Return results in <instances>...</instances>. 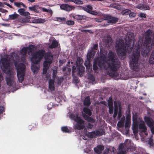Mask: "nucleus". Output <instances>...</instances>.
<instances>
[{
    "label": "nucleus",
    "instance_id": "1",
    "mask_svg": "<svg viewBox=\"0 0 154 154\" xmlns=\"http://www.w3.org/2000/svg\"><path fill=\"white\" fill-rule=\"evenodd\" d=\"M152 33L151 30H147L143 44V40H139L137 42L134 48V50L130 56L129 63L130 68L133 70L138 71L140 69V63L139 61L140 56V48L142 49L141 54L143 56L147 55L151 50V47L148 45L151 44L152 38L150 35Z\"/></svg>",
    "mask_w": 154,
    "mask_h": 154
},
{
    "label": "nucleus",
    "instance_id": "2",
    "mask_svg": "<svg viewBox=\"0 0 154 154\" xmlns=\"http://www.w3.org/2000/svg\"><path fill=\"white\" fill-rule=\"evenodd\" d=\"M44 57L45 61L43 63V67L49 68L50 65L52 63L53 58V56L50 51L46 52L43 49L36 51L33 54L31 60L34 64H37L40 63Z\"/></svg>",
    "mask_w": 154,
    "mask_h": 154
},
{
    "label": "nucleus",
    "instance_id": "3",
    "mask_svg": "<svg viewBox=\"0 0 154 154\" xmlns=\"http://www.w3.org/2000/svg\"><path fill=\"white\" fill-rule=\"evenodd\" d=\"M108 57L109 62L106 69L107 74L111 76L117 77L119 75L117 72L120 66L119 60L113 51H109Z\"/></svg>",
    "mask_w": 154,
    "mask_h": 154
},
{
    "label": "nucleus",
    "instance_id": "4",
    "mask_svg": "<svg viewBox=\"0 0 154 154\" xmlns=\"http://www.w3.org/2000/svg\"><path fill=\"white\" fill-rule=\"evenodd\" d=\"M125 46L124 43L119 42L116 45V50L118 55L121 57L125 56L126 52L130 54L134 47V42L132 38L128 37L125 40Z\"/></svg>",
    "mask_w": 154,
    "mask_h": 154
},
{
    "label": "nucleus",
    "instance_id": "5",
    "mask_svg": "<svg viewBox=\"0 0 154 154\" xmlns=\"http://www.w3.org/2000/svg\"><path fill=\"white\" fill-rule=\"evenodd\" d=\"M14 64L16 67L17 75L20 83H22L24 80L26 71V66L23 63H20L18 65L16 61L14 62Z\"/></svg>",
    "mask_w": 154,
    "mask_h": 154
},
{
    "label": "nucleus",
    "instance_id": "6",
    "mask_svg": "<svg viewBox=\"0 0 154 154\" xmlns=\"http://www.w3.org/2000/svg\"><path fill=\"white\" fill-rule=\"evenodd\" d=\"M106 62V57L104 55H101L99 57L95 58L94 60L93 69L96 71L99 68L102 69L104 67Z\"/></svg>",
    "mask_w": 154,
    "mask_h": 154
},
{
    "label": "nucleus",
    "instance_id": "7",
    "mask_svg": "<svg viewBox=\"0 0 154 154\" xmlns=\"http://www.w3.org/2000/svg\"><path fill=\"white\" fill-rule=\"evenodd\" d=\"M71 119L77 122L75 125V128L79 130L83 129L85 128L84 121L80 117H79L78 115L77 114L76 115L72 114L70 116Z\"/></svg>",
    "mask_w": 154,
    "mask_h": 154
},
{
    "label": "nucleus",
    "instance_id": "8",
    "mask_svg": "<svg viewBox=\"0 0 154 154\" xmlns=\"http://www.w3.org/2000/svg\"><path fill=\"white\" fill-rule=\"evenodd\" d=\"M83 62L82 58L80 57H78L76 61V65L77 69L78 70V75L81 77L84 72L85 67L82 65Z\"/></svg>",
    "mask_w": 154,
    "mask_h": 154
},
{
    "label": "nucleus",
    "instance_id": "9",
    "mask_svg": "<svg viewBox=\"0 0 154 154\" xmlns=\"http://www.w3.org/2000/svg\"><path fill=\"white\" fill-rule=\"evenodd\" d=\"M0 63L1 68L4 72L7 69H10V61L9 59L5 57L2 58L0 61Z\"/></svg>",
    "mask_w": 154,
    "mask_h": 154
},
{
    "label": "nucleus",
    "instance_id": "10",
    "mask_svg": "<svg viewBox=\"0 0 154 154\" xmlns=\"http://www.w3.org/2000/svg\"><path fill=\"white\" fill-rule=\"evenodd\" d=\"M104 20H107V22L109 23L114 24L118 21V19L116 17L111 16L109 14L104 15L103 16Z\"/></svg>",
    "mask_w": 154,
    "mask_h": 154
},
{
    "label": "nucleus",
    "instance_id": "11",
    "mask_svg": "<svg viewBox=\"0 0 154 154\" xmlns=\"http://www.w3.org/2000/svg\"><path fill=\"white\" fill-rule=\"evenodd\" d=\"M103 135L102 132L98 130H96L91 132L88 133L87 135L89 138H94L97 136H100Z\"/></svg>",
    "mask_w": 154,
    "mask_h": 154
},
{
    "label": "nucleus",
    "instance_id": "12",
    "mask_svg": "<svg viewBox=\"0 0 154 154\" xmlns=\"http://www.w3.org/2000/svg\"><path fill=\"white\" fill-rule=\"evenodd\" d=\"M144 120L146 124L150 128L154 125V121L149 117L145 116L144 118Z\"/></svg>",
    "mask_w": 154,
    "mask_h": 154
},
{
    "label": "nucleus",
    "instance_id": "13",
    "mask_svg": "<svg viewBox=\"0 0 154 154\" xmlns=\"http://www.w3.org/2000/svg\"><path fill=\"white\" fill-rule=\"evenodd\" d=\"M114 112L113 117L114 118H115L116 117L118 114V106H119V108H120V106L121 103L119 102H117L116 101H114Z\"/></svg>",
    "mask_w": 154,
    "mask_h": 154
},
{
    "label": "nucleus",
    "instance_id": "14",
    "mask_svg": "<svg viewBox=\"0 0 154 154\" xmlns=\"http://www.w3.org/2000/svg\"><path fill=\"white\" fill-rule=\"evenodd\" d=\"M104 149V147L103 146L99 145L97 146L96 147L94 148V150L95 152L100 154L102 153V151Z\"/></svg>",
    "mask_w": 154,
    "mask_h": 154
},
{
    "label": "nucleus",
    "instance_id": "15",
    "mask_svg": "<svg viewBox=\"0 0 154 154\" xmlns=\"http://www.w3.org/2000/svg\"><path fill=\"white\" fill-rule=\"evenodd\" d=\"M95 53L96 52L91 48L87 55L88 60H90L91 58L94 55Z\"/></svg>",
    "mask_w": 154,
    "mask_h": 154
},
{
    "label": "nucleus",
    "instance_id": "16",
    "mask_svg": "<svg viewBox=\"0 0 154 154\" xmlns=\"http://www.w3.org/2000/svg\"><path fill=\"white\" fill-rule=\"evenodd\" d=\"M60 8L61 9L67 11H70L72 9L71 6L66 4H64L61 5L60 6Z\"/></svg>",
    "mask_w": 154,
    "mask_h": 154
},
{
    "label": "nucleus",
    "instance_id": "17",
    "mask_svg": "<svg viewBox=\"0 0 154 154\" xmlns=\"http://www.w3.org/2000/svg\"><path fill=\"white\" fill-rule=\"evenodd\" d=\"M54 83V80L52 79H49L48 82V88L51 91H53L55 90Z\"/></svg>",
    "mask_w": 154,
    "mask_h": 154
},
{
    "label": "nucleus",
    "instance_id": "18",
    "mask_svg": "<svg viewBox=\"0 0 154 154\" xmlns=\"http://www.w3.org/2000/svg\"><path fill=\"white\" fill-rule=\"evenodd\" d=\"M20 14L21 16H28L30 15V14L27 11H25V10L24 8H20L17 11Z\"/></svg>",
    "mask_w": 154,
    "mask_h": 154
},
{
    "label": "nucleus",
    "instance_id": "19",
    "mask_svg": "<svg viewBox=\"0 0 154 154\" xmlns=\"http://www.w3.org/2000/svg\"><path fill=\"white\" fill-rule=\"evenodd\" d=\"M137 8L142 10H149L150 8L148 5L143 4L138 5L137 6Z\"/></svg>",
    "mask_w": 154,
    "mask_h": 154
},
{
    "label": "nucleus",
    "instance_id": "20",
    "mask_svg": "<svg viewBox=\"0 0 154 154\" xmlns=\"http://www.w3.org/2000/svg\"><path fill=\"white\" fill-rule=\"evenodd\" d=\"M84 105L86 106H89L91 104L90 96H87L83 102Z\"/></svg>",
    "mask_w": 154,
    "mask_h": 154
},
{
    "label": "nucleus",
    "instance_id": "21",
    "mask_svg": "<svg viewBox=\"0 0 154 154\" xmlns=\"http://www.w3.org/2000/svg\"><path fill=\"white\" fill-rule=\"evenodd\" d=\"M82 116L88 122L93 123L95 121V120L93 118L90 117V116H88L85 114H83Z\"/></svg>",
    "mask_w": 154,
    "mask_h": 154
},
{
    "label": "nucleus",
    "instance_id": "22",
    "mask_svg": "<svg viewBox=\"0 0 154 154\" xmlns=\"http://www.w3.org/2000/svg\"><path fill=\"white\" fill-rule=\"evenodd\" d=\"M139 129L141 130L142 132L144 133L146 132L147 128L144 122H143L139 124Z\"/></svg>",
    "mask_w": 154,
    "mask_h": 154
},
{
    "label": "nucleus",
    "instance_id": "23",
    "mask_svg": "<svg viewBox=\"0 0 154 154\" xmlns=\"http://www.w3.org/2000/svg\"><path fill=\"white\" fill-rule=\"evenodd\" d=\"M135 119L136 122H134L132 126V129L134 133H135V132L136 133L137 132L138 130V125L137 124L136 119V118Z\"/></svg>",
    "mask_w": 154,
    "mask_h": 154
},
{
    "label": "nucleus",
    "instance_id": "24",
    "mask_svg": "<svg viewBox=\"0 0 154 154\" xmlns=\"http://www.w3.org/2000/svg\"><path fill=\"white\" fill-rule=\"evenodd\" d=\"M125 144L123 143H121L119 145L118 149L121 154H125V152L122 151L123 150L125 149Z\"/></svg>",
    "mask_w": 154,
    "mask_h": 154
},
{
    "label": "nucleus",
    "instance_id": "25",
    "mask_svg": "<svg viewBox=\"0 0 154 154\" xmlns=\"http://www.w3.org/2000/svg\"><path fill=\"white\" fill-rule=\"evenodd\" d=\"M19 15L17 14L16 12H14L13 14H11L9 15V18L11 20H14L17 18Z\"/></svg>",
    "mask_w": 154,
    "mask_h": 154
},
{
    "label": "nucleus",
    "instance_id": "26",
    "mask_svg": "<svg viewBox=\"0 0 154 154\" xmlns=\"http://www.w3.org/2000/svg\"><path fill=\"white\" fill-rule=\"evenodd\" d=\"M31 69L34 73H37L39 69V67L35 65H32L31 66Z\"/></svg>",
    "mask_w": 154,
    "mask_h": 154
},
{
    "label": "nucleus",
    "instance_id": "27",
    "mask_svg": "<svg viewBox=\"0 0 154 154\" xmlns=\"http://www.w3.org/2000/svg\"><path fill=\"white\" fill-rule=\"evenodd\" d=\"M58 46V43L56 40L53 41L51 44L49 46V48L52 49L57 48Z\"/></svg>",
    "mask_w": 154,
    "mask_h": 154
},
{
    "label": "nucleus",
    "instance_id": "28",
    "mask_svg": "<svg viewBox=\"0 0 154 154\" xmlns=\"http://www.w3.org/2000/svg\"><path fill=\"white\" fill-rule=\"evenodd\" d=\"M83 111L85 112L87 115L91 116L92 115V112L90 109H89L88 107H85L83 109Z\"/></svg>",
    "mask_w": 154,
    "mask_h": 154
},
{
    "label": "nucleus",
    "instance_id": "29",
    "mask_svg": "<svg viewBox=\"0 0 154 154\" xmlns=\"http://www.w3.org/2000/svg\"><path fill=\"white\" fill-rule=\"evenodd\" d=\"M45 21V20L44 19L38 18L35 19L33 20L34 23H43Z\"/></svg>",
    "mask_w": 154,
    "mask_h": 154
},
{
    "label": "nucleus",
    "instance_id": "30",
    "mask_svg": "<svg viewBox=\"0 0 154 154\" xmlns=\"http://www.w3.org/2000/svg\"><path fill=\"white\" fill-rule=\"evenodd\" d=\"M14 3V5L17 8H20L21 5L24 8H26V5L22 2H15Z\"/></svg>",
    "mask_w": 154,
    "mask_h": 154
},
{
    "label": "nucleus",
    "instance_id": "31",
    "mask_svg": "<svg viewBox=\"0 0 154 154\" xmlns=\"http://www.w3.org/2000/svg\"><path fill=\"white\" fill-rule=\"evenodd\" d=\"M149 62L150 64H154V51L151 54L149 60Z\"/></svg>",
    "mask_w": 154,
    "mask_h": 154
},
{
    "label": "nucleus",
    "instance_id": "32",
    "mask_svg": "<svg viewBox=\"0 0 154 154\" xmlns=\"http://www.w3.org/2000/svg\"><path fill=\"white\" fill-rule=\"evenodd\" d=\"M131 12V10L128 9H125L122 10L121 12V14L123 15H128Z\"/></svg>",
    "mask_w": 154,
    "mask_h": 154
},
{
    "label": "nucleus",
    "instance_id": "33",
    "mask_svg": "<svg viewBox=\"0 0 154 154\" xmlns=\"http://www.w3.org/2000/svg\"><path fill=\"white\" fill-rule=\"evenodd\" d=\"M6 80L8 85L11 86L12 85V80L10 77L6 78Z\"/></svg>",
    "mask_w": 154,
    "mask_h": 154
},
{
    "label": "nucleus",
    "instance_id": "34",
    "mask_svg": "<svg viewBox=\"0 0 154 154\" xmlns=\"http://www.w3.org/2000/svg\"><path fill=\"white\" fill-rule=\"evenodd\" d=\"M28 48L23 47L20 51V53L23 55H25L27 52Z\"/></svg>",
    "mask_w": 154,
    "mask_h": 154
},
{
    "label": "nucleus",
    "instance_id": "35",
    "mask_svg": "<svg viewBox=\"0 0 154 154\" xmlns=\"http://www.w3.org/2000/svg\"><path fill=\"white\" fill-rule=\"evenodd\" d=\"M131 115L130 111V110H128V113L126 114V121H131Z\"/></svg>",
    "mask_w": 154,
    "mask_h": 154
},
{
    "label": "nucleus",
    "instance_id": "36",
    "mask_svg": "<svg viewBox=\"0 0 154 154\" xmlns=\"http://www.w3.org/2000/svg\"><path fill=\"white\" fill-rule=\"evenodd\" d=\"M36 47L34 45H30L28 47V50L30 52H32L35 49Z\"/></svg>",
    "mask_w": 154,
    "mask_h": 154
},
{
    "label": "nucleus",
    "instance_id": "37",
    "mask_svg": "<svg viewBox=\"0 0 154 154\" xmlns=\"http://www.w3.org/2000/svg\"><path fill=\"white\" fill-rule=\"evenodd\" d=\"M84 16L79 15H75L73 16V17L77 20H82L83 19Z\"/></svg>",
    "mask_w": 154,
    "mask_h": 154
},
{
    "label": "nucleus",
    "instance_id": "38",
    "mask_svg": "<svg viewBox=\"0 0 154 154\" xmlns=\"http://www.w3.org/2000/svg\"><path fill=\"white\" fill-rule=\"evenodd\" d=\"M62 131L64 132L69 133L70 131L66 126H63L61 128Z\"/></svg>",
    "mask_w": 154,
    "mask_h": 154
},
{
    "label": "nucleus",
    "instance_id": "39",
    "mask_svg": "<svg viewBox=\"0 0 154 154\" xmlns=\"http://www.w3.org/2000/svg\"><path fill=\"white\" fill-rule=\"evenodd\" d=\"M108 103V106H113V100L111 97H110L107 100Z\"/></svg>",
    "mask_w": 154,
    "mask_h": 154
},
{
    "label": "nucleus",
    "instance_id": "40",
    "mask_svg": "<svg viewBox=\"0 0 154 154\" xmlns=\"http://www.w3.org/2000/svg\"><path fill=\"white\" fill-rule=\"evenodd\" d=\"M64 80V79L63 77H60V78H58L57 79V84L58 85H60L61 84V83L63 82Z\"/></svg>",
    "mask_w": 154,
    "mask_h": 154
},
{
    "label": "nucleus",
    "instance_id": "41",
    "mask_svg": "<svg viewBox=\"0 0 154 154\" xmlns=\"http://www.w3.org/2000/svg\"><path fill=\"white\" fill-rule=\"evenodd\" d=\"M29 9L31 11H34L36 12L38 11L35 8V6L34 5L32 7H29Z\"/></svg>",
    "mask_w": 154,
    "mask_h": 154
},
{
    "label": "nucleus",
    "instance_id": "42",
    "mask_svg": "<svg viewBox=\"0 0 154 154\" xmlns=\"http://www.w3.org/2000/svg\"><path fill=\"white\" fill-rule=\"evenodd\" d=\"M84 10L85 11H86L88 12L89 13L91 14H94V13L95 12L94 11H90V10H89L86 7H85L84 8Z\"/></svg>",
    "mask_w": 154,
    "mask_h": 154
},
{
    "label": "nucleus",
    "instance_id": "43",
    "mask_svg": "<svg viewBox=\"0 0 154 154\" xmlns=\"http://www.w3.org/2000/svg\"><path fill=\"white\" fill-rule=\"evenodd\" d=\"M66 24L69 26L73 25L74 24V22L72 20H67L66 21Z\"/></svg>",
    "mask_w": 154,
    "mask_h": 154
},
{
    "label": "nucleus",
    "instance_id": "44",
    "mask_svg": "<svg viewBox=\"0 0 154 154\" xmlns=\"http://www.w3.org/2000/svg\"><path fill=\"white\" fill-rule=\"evenodd\" d=\"M124 121L121 120L120 121H119L117 124V125L120 127H122L124 125Z\"/></svg>",
    "mask_w": 154,
    "mask_h": 154
},
{
    "label": "nucleus",
    "instance_id": "45",
    "mask_svg": "<svg viewBox=\"0 0 154 154\" xmlns=\"http://www.w3.org/2000/svg\"><path fill=\"white\" fill-rule=\"evenodd\" d=\"M57 20L58 21H59L60 22H63V21L64 22L66 20V18L65 17H62V18L57 17Z\"/></svg>",
    "mask_w": 154,
    "mask_h": 154
},
{
    "label": "nucleus",
    "instance_id": "46",
    "mask_svg": "<svg viewBox=\"0 0 154 154\" xmlns=\"http://www.w3.org/2000/svg\"><path fill=\"white\" fill-rule=\"evenodd\" d=\"M151 45H149V44H148V46H150L151 47V50L152 49V47L154 46V35H153L152 38V41L151 42Z\"/></svg>",
    "mask_w": 154,
    "mask_h": 154
},
{
    "label": "nucleus",
    "instance_id": "47",
    "mask_svg": "<svg viewBox=\"0 0 154 154\" xmlns=\"http://www.w3.org/2000/svg\"><path fill=\"white\" fill-rule=\"evenodd\" d=\"M131 121H126L125 126V128H128L130 126Z\"/></svg>",
    "mask_w": 154,
    "mask_h": 154
},
{
    "label": "nucleus",
    "instance_id": "48",
    "mask_svg": "<svg viewBox=\"0 0 154 154\" xmlns=\"http://www.w3.org/2000/svg\"><path fill=\"white\" fill-rule=\"evenodd\" d=\"M122 114L121 111V108H119V111L118 112V119L119 120L122 117Z\"/></svg>",
    "mask_w": 154,
    "mask_h": 154
},
{
    "label": "nucleus",
    "instance_id": "49",
    "mask_svg": "<svg viewBox=\"0 0 154 154\" xmlns=\"http://www.w3.org/2000/svg\"><path fill=\"white\" fill-rule=\"evenodd\" d=\"M109 109V113L110 114H112L113 112V106H108Z\"/></svg>",
    "mask_w": 154,
    "mask_h": 154
},
{
    "label": "nucleus",
    "instance_id": "50",
    "mask_svg": "<svg viewBox=\"0 0 154 154\" xmlns=\"http://www.w3.org/2000/svg\"><path fill=\"white\" fill-rule=\"evenodd\" d=\"M74 2L77 4L81 5L83 3V1L81 0H74Z\"/></svg>",
    "mask_w": 154,
    "mask_h": 154
},
{
    "label": "nucleus",
    "instance_id": "51",
    "mask_svg": "<svg viewBox=\"0 0 154 154\" xmlns=\"http://www.w3.org/2000/svg\"><path fill=\"white\" fill-rule=\"evenodd\" d=\"M76 66H73L72 67V74L73 75H74V73L76 71Z\"/></svg>",
    "mask_w": 154,
    "mask_h": 154
},
{
    "label": "nucleus",
    "instance_id": "52",
    "mask_svg": "<svg viewBox=\"0 0 154 154\" xmlns=\"http://www.w3.org/2000/svg\"><path fill=\"white\" fill-rule=\"evenodd\" d=\"M129 17L131 18H132L134 17H135L136 15V14L134 12H130V14H129Z\"/></svg>",
    "mask_w": 154,
    "mask_h": 154
},
{
    "label": "nucleus",
    "instance_id": "53",
    "mask_svg": "<svg viewBox=\"0 0 154 154\" xmlns=\"http://www.w3.org/2000/svg\"><path fill=\"white\" fill-rule=\"evenodd\" d=\"M49 119L48 116V115H45L44 116L42 117V120L43 122H45V120L46 119H47V120H48Z\"/></svg>",
    "mask_w": 154,
    "mask_h": 154
},
{
    "label": "nucleus",
    "instance_id": "54",
    "mask_svg": "<svg viewBox=\"0 0 154 154\" xmlns=\"http://www.w3.org/2000/svg\"><path fill=\"white\" fill-rule=\"evenodd\" d=\"M57 74V72L56 71L54 70L52 73V77L54 80L55 78L56 77V74Z\"/></svg>",
    "mask_w": 154,
    "mask_h": 154
},
{
    "label": "nucleus",
    "instance_id": "55",
    "mask_svg": "<svg viewBox=\"0 0 154 154\" xmlns=\"http://www.w3.org/2000/svg\"><path fill=\"white\" fill-rule=\"evenodd\" d=\"M93 50H97L98 49V45L97 44H94V45L93 47L92 48Z\"/></svg>",
    "mask_w": 154,
    "mask_h": 154
},
{
    "label": "nucleus",
    "instance_id": "56",
    "mask_svg": "<svg viewBox=\"0 0 154 154\" xmlns=\"http://www.w3.org/2000/svg\"><path fill=\"white\" fill-rule=\"evenodd\" d=\"M139 16L140 17H142V18H146V14H145L143 13H141L140 14Z\"/></svg>",
    "mask_w": 154,
    "mask_h": 154
},
{
    "label": "nucleus",
    "instance_id": "57",
    "mask_svg": "<svg viewBox=\"0 0 154 154\" xmlns=\"http://www.w3.org/2000/svg\"><path fill=\"white\" fill-rule=\"evenodd\" d=\"M4 108L3 106H0V114L3 113Z\"/></svg>",
    "mask_w": 154,
    "mask_h": 154
},
{
    "label": "nucleus",
    "instance_id": "58",
    "mask_svg": "<svg viewBox=\"0 0 154 154\" xmlns=\"http://www.w3.org/2000/svg\"><path fill=\"white\" fill-rule=\"evenodd\" d=\"M49 68H46V67H43V73L44 74H46L47 73V71L48 69Z\"/></svg>",
    "mask_w": 154,
    "mask_h": 154
},
{
    "label": "nucleus",
    "instance_id": "59",
    "mask_svg": "<svg viewBox=\"0 0 154 154\" xmlns=\"http://www.w3.org/2000/svg\"><path fill=\"white\" fill-rule=\"evenodd\" d=\"M86 7L89 10H90V11H92V10L93 9L92 6L90 5H87Z\"/></svg>",
    "mask_w": 154,
    "mask_h": 154
},
{
    "label": "nucleus",
    "instance_id": "60",
    "mask_svg": "<svg viewBox=\"0 0 154 154\" xmlns=\"http://www.w3.org/2000/svg\"><path fill=\"white\" fill-rule=\"evenodd\" d=\"M3 4H4L7 5V6H8L10 8H13V7L12 5H11L7 3L6 2H4Z\"/></svg>",
    "mask_w": 154,
    "mask_h": 154
},
{
    "label": "nucleus",
    "instance_id": "61",
    "mask_svg": "<svg viewBox=\"0 0 154 154\" xmlns=\"http://www.w3.org/2000/svg\"><path fill=\"white\" fill-rule=\"evenodd\" d=\"M93 125L89 123L88 124V128H89L91 129L93 127Z\"/></svg>",
    "mask_w": 154,
    "mask_h": 154
},
{
    "label": "nucleus",
    "instance_id": "62",
    "mask_svg": "<svg viewBox=\"0 0 154 154\" xmlns=\"http://www.w3.org/2000/svg\"><path fill=\"white\" fill-rule=\"evenodd\" d=\"M150 128L152 133L154 134V126H153Z\"/></svg>",
    "mask_w": 154,
    "mask_h": 154
},
{
    "label": "nucleus",
    "instance_id": "63",
    "mask_svg": "<svg viewBox=\"0 0 154 154\" xmlns=\"http://www.w3.org/2000/svg\"><path fill=\"white\" fill-rule=\"evenodd\" d=\"M42 10L44 12H48V9L45 8H42Z\"/></svg>",
    "mask_w": 154,
    "mask_h": 154
},
{
    "label": "nucleus",
    "instance_id": "64",
    "mask_svg": "<svg viewBox=\"0 0 154 154\" xmlns=\"http://www.w3.org/2000/svg\"><path fill=\"white\" fill-rule=\"evenodd\" d=\"M91 30H88V29H84V32H85L86 33L87 32H88L89 33H91Z\"/></svg>",
    "mask_w": 154,
    "mask_h": 154
}]
</instances>
